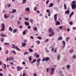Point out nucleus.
Masks as SVG:
<instances>
[{
  "instance_id": "nucleus-56",
  "label": "nucleus",
  "mask_w": 76,
  "mask_h": 76,
  "mask_svg": "<svg viewBox=\"0 0 76 76\" xmlns=\"http://www.w3.org/2000/svg\"><path fill=\"white\" fill-rule=\"evenodd\" d=\"M62 43H63V45H65V41H63Z\"/></svg>"
},
{
  "instance_id": "nucleus-26",
  "label": "nucleus",
  "mask_w": 76,
  "mask_h": 76,
  "mask_svg": "<svg viewBox=\"0 0 76 76\" xmlns=\"http://www.w3.org/2000/svg\"><path fill=\"white\" fill-rule=\"evenodd\" d=\"M40 61H41V59L39 58L37 60V62L38 63H40L39 62H40Z\"/></svg>"
},
{
  "instance_id": "nucleus-19",
  "label": "nucleus",
  "mask_w": 76,
  "mask_h": 76,
  "mask_svg": "<svg viewBox=\"0 0 76 76\" xmlns=\"http://www.w3.org/2000/svg\"><path fill=\"white\" fill-rule=\"evenodd\" d=\"M58 40H60L63 39V38L61 36H60L58 38Z\"/></svg>"
},
{
  "instance_id": "nucleus-44",
  "label": "nucleus",
  "mask_w": 76,
  "mask_h": 76,
  "mask_svg": "<svg viewBox=\"0 0 76 76\" xmlns=\"http://www.w3.org/2000/svg\"><path fill=\"white\" fill-rule=\"evenodd\" d=\"M50 10H48V9L47 10L46 12H47V13H50Z\"/></svg>"
},
{
  "instance_id": "nucleus-20",
  "label": "nucleus",
  "mask_w": 76,
  "mask_h": 76,
  "mask_svg": "<svg viewBox=\"0 0 76 76\" xmlns=\"http://www.w3.org/2000/svg\"><path fill=\"white\" fill-rule=\"evenodd\" d=\"M17 31H18V29H15L13 31V33H16Z\"/></svg>"
},
{
  "instance_id": "nucleus-18",
  "label": "nucleus",
  "mask_w": 76,
  "mask_h": 76,
  "mask_svg": "<svg viewBox=\"0 0 76 76\" xmlns=\"http://www.w3.org/2000/svg\"><path fill=\"white\" fill-rule=\"evenodd\" d=\"M57 58L58 60H60V55H58Z\"/></svg>"
},
{
  "instance_id": "nucleus-11",
  "label": "nucleus",
  "mask_w": 76,
  "mask_h": 76,
  "mask_svg": "<svg viewBox=\"0 0 76 76\" xmlns=\"http://www.w3.org/2000/svg\"><path fill=\"white\" fill-rule=\"evenodd\" d=\"M24 23L26 26H28V25H29V23L28 22H24Z\"/></svg>"
},
{
  "instance_id": "nucleus-1",
  "label": "nucleus",
  "mask_w": 76,
  "mask_h": 76,
  "mask_svg": "<svg viewBox=\"0 0 76 76\" xmlns=\"http://www.w3.org/2000/svg\"><path fill=\"white\" fill-rule=\"evenodd\" d=\"M12 48H14V49H16V50H18V51H20V49H19V48H18V46H15V45L14 44H12Z\"/></svg>"
},
{
  "instance_id": "nucleus-55",
  "label": "nucleus",
  "mask_w": 76,
  "mask_h": 76,
  "mask_svg": "<svg viewBox=\"0 0 76 76\" xmlns=\"http://www.w3.org/2000/svg\"><path fill=\"white\" fill-rule=\"evenodd\" d=\"M24 55H26V54H28V52H25L24 53Z\"/></svg>"
},
{
  "instance_id": "nucleus-48",
  "label": "nucleus",
  "mask_w": 76,
  "mask_h": 76,
  "mask_svg": "<svg viewBox=\"0 0 76 76\" xmlns=\"http://www.w3.org/2000/svg\"><path fill=\"white\" fill-rule=\"evenodd\" d=\"M37 42L38 44H40V41L39 40L37 41Z\"/></svg>"
},
{
  "instance_id": "nucleus-3",
  "label": "nucleus",
  "mask_w": 76,
  "mask_h": 76,
  "mask_svg": "<svg viewBox=\"0 0 76 76\" xmlns=\"http://www.w3.org/2000/svg\"><path fill=\"white\" fill-rule=\"evenodd\" d=\"M72 9L73 10H75L76 9V4H72L71 5Z\"/></svg>"
},
{
  "instance_id": "nucleus-63",
  "label": "nucleus",
  "mask_w": 76,
  "mask_h": 76,
  "mask_svg": "<svg viewBox=\"0 0 76 76\" xmlns=\"http://www.w3.org/2000/svg\"><path fill=\"white\" fill-rule=\"evenodd\" d=\"M28 29H30L31 28V26H28Z\"/></svg>"
},
{
  "instance_id": "nucleus-53",
  "label": "nucleus",
  "mask_w": 76,
  "mask_h": 76,
  "mask_svg": "<svg viewBox=\"0 0 76 76\" xmlns=\"http://www.w3.org/2000/svg\"><path fill=\"white\" fill-rule=\"evenodd\" d=\"M18 25H20V21H18Z\"/></svg>"
},
{
  "instance_id": "nucleus-5",
  "label": "nucleus",
  "mask_w": 76,
  "mask_h": 76,
  "mask_svg": "<svg viewBox=\"0 0 76 76\" xmlns=\"http://www.w3.org/2000/svg\"><path fill=\"white\" fill-rule=\"evenodd\" d=\"M17 69H18V71H20L22 69H23L22 67H20L19 66L17 67Z\"/></svg>"
},
{
  "instance_id": "nucleus-58",
  "label": "nucleus",
  "mask_w": 76,
  "mask_h": 76,
  "mask_svg": "<svg viewBox=\"0 0 76 76\" xmlns=\"http://www.w3.org/2000/svg\"><path fill=\"white\" fill-rule=\"evenodd\" d=\"M45 52H46V53H48L50 52V51L48 49L47 50H45Z\"/></svg>"
},
{
  "instance_id": "nucleus-45",
  "label": "nucleus",
  "mask_w": 76,
  "mask_h": 76,
  "mask_svg": "<svg viewBox=\"0 0 76 76\" xmlns=\"http://www.w3.org/2000/svg\"><path fill=\"white\" fill-rule=\"evenodd\" d=\"M74 59H76V55H74L73 57H72Z\"/></svg>"
},
{
  "instance_id": "nucleus-9",
  "label": "nucleus",
  "mask_w": 76,
  "mask_h": 76,
  "mask_svg": "<svg viewBox=\"0 0 76 76\" xmlns=\"http://www.w3.org/2000/svg\"><path fill=\"white\" fill-rule=\"evenodd\" d=\"M54 17L55 18L54 20H57V14L55 15H54Z\"/></svg>"
},
{
  "instance_id": "nucleus-33",
  "label": "nucleus",
  "mask_w": 76,
  "mask_h": 76,
  "mask_svg": "<svg viewBox=\"0 0 76 76\" xmlns=\"http://www.w3.org/2000/svg\"><path fill=\"white\" fill-rule=\"evenodd\" d=\"M16 12V10L15 9H13L12 10V13H15V12Z\"/></svg>"
},
{
  "instance_id": "nucleus-51",
  "label": "nucleus",
  "mask_w": 76,
  "mask_h": 76,
  "mask_svg": "<svg viewBox=\"0 0 76 76\" xmlns=\"http://www.w3.org/2000/svg\"><path fill=\"white\" fill-rule=\"evenodd\" d=\"M24 41L25 43H26V42H27V39H25L24 40Z\"/></svg>"
},
{
  "instance_id": "nucleus-47",
  "label": "nucleus",
  "mask_w": 76,
  "mask_h": 76,
  "mask_svg": "<svg viewBox=\"0 0 76 76\" xmlns=\"http://www.w3.org/2000/svg\"><path fill=\"white\" fill-rule=\"evenodd\" d=\"M59 29H62V28H63V27L61 26L59 27Z\"/></svg>"
},
{
  "instance_id": "nucleus-54",
  "label": "nucleus",
  "mask_w": 76,
  "mask_h": 76,
  "mask_svg": "<svg viewBox=\"0 0 76 76\" xmlns=\"http://www.w3.org/2000/svg\"><path fill=\"white\" fill-rule=\"evenodd\" d=\"M39 57V55H36V58H38Z\"/></svg>"
},
{
  "instance_id": "nucleus-30",
  "label": "nucleus",
  "mask_w": 76,
  "mask_h": 76,
  "mask_svg": "<svg viewBox=\"0 0 76 76\" xmlns=\"http://www.w3.org/2000/svg\"><path fill=\"white\" fill-rule=\"evenodd\" d=\"M26 45V43H24L22 44V47H25Z\"/></svg>"
},
{
  "instance_id": "nucleus-15",
  "label": "nucleus",
  "mask_w": 76,
  "mask_h": 76,
  "mask_svg": "<svg viewBox=\"0 0 76 76\" xmlns=\"http://www.w3.org/2000/svg\"><path fill=\"white\" fill-rule=\"evenodd\" d=\"M49 32H50V33H52L53 32V29H52L51 28H50L49 30Z\"/></svg>"
},
{
  "instance_id": "nucleus-36",
  "label": "nucleus",
  "mask_w": 76,
  "mask_h": 76,
  "mask_svg": "<svg viewBox=\"0 0 76 76\" xmlns=\"http://www.w3.org/2000/svg\"><path fill=\"white\" fill-rule=\"evenodd\" d=\"M69 24L70 25H73V22L70 21L69 22Z\"/></svg>"
},
{
  "instance_id": "nucleus-60",
  "label": "nucleus",
  "mask_w": 76,
  "mask_h": 76,
  "mask_svg": "<svg viewBox=\"0 0 76 76\" xmlns=\"http://www.w3.org/2000/svg\"><path fill=\"white\" fill-rule=\"evenodd\" d=\"M34 76H37V75L36 73H34Z\"/></svg>"
},
{
  "instance_id": "nucleus-24",
  "label": "nucleus",
  "mask_w": 76,
  "mask_h": 76,
  "mask_svg": "<svg viewBox=\"0 0 76 76\" xmlns=\"http://www.w3.org/2000/svg\"><path fill=\"white\" fill-rule=\"evenodd\" d=\"M53 5H54V4H53V3H52L49 6V7H53Z\"/></svg>"
},
{
  "instance_id": "nucleus-52",
  "label": "nucleus",
  "mask_w": 76,
  "mask_h": 76,
  "mask_svg": "<svg viewBox=\"0 0 76 76\" xmlns=\"http://www.w3.org/2000/svg\"><path fill=\"white\" fill-rule=\"evenodd\" d=\"M70 31V29L69 28H67V32H69V31Z\"/></svg>"
},
{
  "instance_id": "nucleus-31",
  "label": "nucleus",
  "mask_w": 76,
  "mask_h": 76,
  "mask_svg": "<svg viewBox=\"0 0 76 76\" xmlns=\"http://www.w3.org/2000/svg\"><path fill=\"white\" fill-rule=\"evenodd\" d=\"M12 53H13V54H14V55H15L16 54V52H15V50H12Z\"/></svg>"
},
{
  "instance_id": "nucleus-43",
  "label": "nucleus",
  "mask_w": 76,
  "mask_h": 76,
  "mask_svg": "<svg viewBox=\"0 0 76 76\" xmlns=\"http://www.w3.org/2000/svg\"><path fill=\"white\" fill-rule=\"evenodd\" d=\"M50 69H48V68H46V71H47V72H49V71H50Z\"/></svg>"
},
{
  "instance_id": "nucleus-34",
  "label": "nucleus",
  "mask_w": 76,
  "mask_h": 76,
  "mask_svg": "<svg viewBox=\"0 0 76 76\" xmlns=\"http://www.w3.org/2000/svg\"><path fill=\"white\" fill-rule=\"evenodd\" d=\"M49 40V39H46L45 41V42H47Z\"/></svg>"
},
{
  "instance_id": "nucleus-25",
  "label": "nucleus",
  "mask_w": 76,
  "mask_h": 76,
  "mask_svg": "<svg viewBox=\"0 0 76 76\" xmlns=\"http://www.w3.org/2000/svg\"><path fill=\"white\" fill-rule=\"evenodd\" d=\"M26 3V0H23L22 4H24V3Z\"/></svg>"
},
{
  "instance_id": "nucleus-7",
  "label": "nucleus",
  "mask_w": 76,
  "mask_h": 76,
  "mask_svg": "<svg viewBox=\"0 0 76 76\" xmlns=\"http://www.w3.org/2000/svg\"><path fill=\"white\" fill-rule=\"evenodd\" d=\"M55 22H56V23H55L56 25H60V22L58 21H57V20H55Z\"/></svg>"
},
{
  "instance_id": "nucleus-64",
  "label": "nucleus",
  "mask_w": 76,
  "mask_h": 76,
  "mask_svg": "<svg viewBox=\"0 0 76 76\" xmlns=\"http://www.w3.org/2000/svg\"><path fill=\"white\" fill-rule=\"evenodd\" d=\"M22 64H25V62L24 61H23V62H22Z\"/></svg>"
},
{
  "instance_id": "nucleus-14",
  "label": "nucleus",
  "mask_w": 76,
  "mask_h": 76,
  "mask_svg": "<svg viewBox=\"0 0 76 76\" xmlns=\"http://www.w3.org/2000/svg\"><path fill=\"white\" fill-rule=\"evenodd\" d=\"M70 11L68 10H67L65 12V13L66 14H69V13H70Z\"/></svg>"
},
{
  "instance_id": "nucleus-42",
  "label": "nucleus",
  "mask_w": 76,
  "mask_h": 76,
  "mask_svg": "<svg viewBox=\"0 0 76 76\" xmlns=\"http://www.w3.org/2000/svg\"><path fill=\"white\" fill-rule=\"evenodd\" d=\"M29 18H24V19L25 20H28V19Z\"/></svg>"
},
{
  "instance_id": "nucleus-37",
  "label": "nucleus",
  "mask_w": 76,
  "mask_h": 76,
  "mask_svg": "<svg viewBox=\"0 0 76 76\" xmlns=\"http://www.w3.org/2000/svg\"><path fill=\"white\" fill-rule=\"evenodd\" d=\"M23 35H25L26 34V31L24 30L23 32Z\"/></svg>"
},
{
  "instance_id": "nucleus-59",
  "label": "nucleus",
  "mask_w": 76,
  "mask_h": 76,
  "mask_svg": "<svg viewBox=\"0 0 76 76\" xmlns=\"http://www.w3.org/2000/svg\"><path fill=\"white\" fill-rule=\"evenodd\" d=\"M34 10H37V7H35L34 9Z\"/></svg>"
},
{
  "instance_id": "nucleus-57",
  "label": "nucleus",
  "mask_w": 76,
  "mask_h": 76,
  "mask_svg": "<svg viewBox=\"0 0 76 76\" xmlns=\"http://www.w3.org/2000/svg\"><path fill=\"white\" fill-rule=\"evenodd\" d=\"M50 1H49V0H48L46 2V4H48V3Z\"/></svg>"
},
{
  "instance_id": "nucleus-13",
  "label": "nucleus",
  "mask_w": 76,
  "mask_h": 76,
  "mask_svg": "<svg viewBox=\"0 0 76 76\" xmlns=\"http://www.w3.org/2000/svg\"><path fill=\"white\" fill-rule=\"evenodd\" d=\"M1 37H6V35L3 33H2L1 34Z\"/></svg>"
},
{
  "instance_id": "nucleus-41",
  "label": "nucleus",
  "mask_w": 76,
  "mask_h": 76,
  "mask_svg": "<svg viewBox=\"0 0 76 76\" xmlns=\"http://www.w3.org/2000/svg\"><path fill=\"white\" fill-rule=\"evenodd\" d=\"M33 21H34V20L32 19H31L30 20L29 22H30L31 23V22H33Z\"/></svg>"
},
{
  "instance_id": "nucleus-4",
  "label": "nucleus",
  "mask_w": 76,
  "mask_h": 76,
  "mask_svg": "<svg viewBox=\"0 0 76 76\" xmlns=\"http://www.w3.org/2000/svg\"><path fill=\"white\" fill-rule=\"evenodd\" d=\"M51 72L50 73V75H53L54 72V68L52 67L51 69Z\"/></svg>"
},
{
  "instance_id": "nucleus-29",
  "label": "nucleus",
  "mask_w": 76,
  "mask_h": 76,
  "mask_svg": "<svg viewBox=\"0 0 76 76\" xmlns=\"http://www.w3.org/2000/svg\"><path fill=\"white\" fill-rule=\"evenodd\" d=\"M29 50L30 52H31V53H32V52H33V50L31 48H29Z\"/></svg>"
},
{
  "instance_id": "nucleus-6",
  "label": "nucleus",
  "mask_w": 76,
  "mask_h": 76,
  "mask_svg": "<svg viewBox=\"0 0 76 76\" xmlns=\"http://www.w3.org/2000/svg\"><path fill=\"white\" fill-rule=\"evenodd\" d=\"M71 66L70 65H67L66 66V69L67 70H69Z\"/></svg>"
},
{
  "instance_id": "nucleus-16",
  "label": "nucleus",
  "mask_w": 76,
  "mask_h": 76,
  "mask_svg": "<svg viewBox=\"0 0 76 76\" xmlns=\"http://www.w3.org/2000/svg\"><path fill=\"white\" fill-rule=\"evenodd\" d=\"M10 17V16H6V14H5L4 15V18H5V19H7V18H9Z\"/></svg>"
},
{
  "instance_id": "nucleus-2",
  "label": "nucleus",
  "mask_w": 76,
  "mask_h": 76,
  "mask_svg": "<svg viewBox=\"0 0 76 76\" xmlns=\"http://www.w3.org/2000/svg\"><path fill=\"white\" fill-rule=\"evenodd\" d=\"M2 25V29L1 30V31H3L4 29H5V26L4 24V23H2L1 24Z\"/></svg>"
},
{
  "instance_id": "nucleus-35",
  "label": "nucleus",
  "mask_w": 76,
  "mask_h": 76,
  "mask_svg": "<svg viewBox=\"0 0 76 76\" xmlns=\"http://www.w3.org/2000/svg\"><path fill=\"white\" fill-rule=\"evenodd\" d=\"M0 40L1 42H3L4 41V38L2 37L0 39Z\"/></svg>"
},
{
  "instance_id": "nucleus-28",
  "label": "nucleus",
  "mask_w": 76,
  "mask_h": 76,
  "mask_svg": "<svg viewBox=\"0 0 76 76\" xmlns=\"http://www.w3.org/2000/svg\"><path fill=\"white\" fill-rule=\"evenodd\" d=\"M28 59L29 61L31 62V60H32V58H31V57L29 56V57H28Z\"/></svg>"
},
{
  "instance_id": "nucleus-10",
  "label": "nucleus",
  "mask_w": 76,
  "mask_h": 76,
  "mask_svg": "<svg viewBox=\"0 0 76 76\" xmlns=\"http://www.w3.org/2000/svg\"><path fill=\"white\" fill-rule=\"evenodd\" d=\"M13 58L12 57H10L9 58V60L11 61H13Z\"/></svg>"
},
{
  "instance_id": "nucleus-39",
  "label": "nucleus",
  "mask_w": 76,
  "mask_h": 76,
  "mask_svg": "<svg viewBox=\"0 0 76 76\" xmlns=\"http://www.w3.org/2000/svg\"><path fill=\"white\" fill-rule=\"evenodd\" d=\"M70 39V37H68L66 38V41L67 42L68 41V39Z\"/></svg>"
},
{
  "instance_id": "nucleus-38",
  "label": "nucleus",
  "mask_w": 76,
  "mask_h": 76,
  "mask_svg": "<svg viewBox=\"0 0 76 76\" xmlns=\"http://www.w3.org/2000/svg\"><path fill=\"white\" fill-rule=\"evenodd\" d=\"M64 7L65 9L66 10L67 9V7L66 6V4H64Z\"/></svg>"
},
{
  "instance_id": "nucleus-50",
  "label": "nucleus",
  "mask_w": 76,
  "mask_h": 76,
  "mask_svg": "<svg viewBox=\"0 0 76 76\" xmlns=\"http://www.w3.org/2000/svg\"><path fill=\"white\" fill-rule=\"evenodd\" d=\"M7 7H10L11 6V4H8L7 5Z\"/></svg>"
},
{
  "instance_id": "nucleus-17",
  "label": "nucleus",
  "mask_w": 76,
  "mask_h": 76,
  "mask_svg": "<svg viewBox=\"0 0 76 76\" xmlns=\"http://www.w3.org/2000/svg\"><path fill=\"white\" fill-rule=\"evenodd\" d=\"M54 32H52L51 34H50L49 35V37H52L53 35H54L55 34Z\"/></svg>"
},
{
  "instance_id": "nucleus-61",
  "label": "nucleus",
  "mask_w": 76,
  "mask_h": 76,
  "mask_svg": "<svg viewBox=\"0 0 76 76\" xmlns=\"http://www.w3.org/2000/svg\"><path fill=\"white\" fill-rule=\"evenodd\" d=\"M3 75L2 73H0V76H3Z\"/></svg>"
},
{
  "instance_id": "nucleus-22",
  "label": "nucleus",
  "mask_w": 76,
  "mask_h": 76,
  "mask_svg": "<svg viewBox=\"0 0 76 76\" xmlns=\"http://www.w3.org/2000/svg\"><path fill=\"white\" fill-rule=\"evenodd\" d=\"M37 38L38 39H40V40H42V38L41 37L39 36L37 37Z\"/></svg>"
},
{
  "instance_id": "nucleus-21",
  "label": "nucleus",
  "mask_w": 76,
  "mask_h": 76,
  "mask_svg": "<svg viewBox=\"0 0 76 76\" xmlns=\"http://www.w3.org/2000/svg\"><path fill=\"white\" fill-rule=\"evenodd\" d=\"M50 60V58L49 57H46L45 58V60L46 61H48Z\"/></svg>"
},
{
  "instance_id": "nucleus-49",
  "label": "nucleus",
  "mask_w": 76,
  "mask_h": 76,
  "mask_svg": "<svg viewBox=\"0 0 76 76\" xmlns=\"http://www.w3.org/2000/svg\"><path fill=\"white\" fill-rule=\"evenodd\" d=\"M76 3V2H75V1H72V4H75Z\"/></svg>"
},
{
  "instance_id": "nucleus-32",
  "label": "nucleus",
  "mask_w": 76,
  "mask_h": 76,
  "mask_svg": "<svg viewBox=\"0 0 76 76\" xmlns=\"http://www.w3.org/2000/svg\"><path fill=\"white\" fill-rule=\"evenodd\" d=\"M73 51H74V50L73 49H71L70 50V53H73Z\"/></svg>"
},
{
  "instance_id": "nucleus-62",
  "label": "nucleus",
  "mask_w": 76,
  "mask_h": 76,
  "mask_svg": "<svg viewBox=\"0 0 76 76\" xmlns=\"http://www.w3.org/2000/svg\"><path fill=\"white\" fill-rule=\"evenodd\" d=\"M53 67H56V65H54L52 66Z\"/></svg>"
},
{
  "instance_id": "nucleus-12",
  "label": "nucleus",
  "mask_w": 76,
  "mask_h": 76,
  "mask_svg": "<svg viewBox=\"0 0 76 76\" xmlns=\"http://www.w3.org/2000/svg\"><path fill=\"white\" fill-rule=\"evenodd\" d=\"M25 72H26V70H23V76H26V73H25Z\"/></svg>"
},
{
  "instance_id": "nucleus-40",
  "label": "nucleus",
  "mask_w": 76,
  "mask_h": 76,
  "mask_svg": "<svg viewBox=\"0 0 76 76\" xmlns=\"http://www.w3.org/2000/svg\"><path fill=\"white\" fill-rule=\"evenodd\" d=\"M33 30L34 31H37V28L36 27H34V28H33Z\"/></svg>"
},
{
  "instance_id": "nucleus-8",
  "label": "nucleus",
  "mask_w": 76,
  "mask_h": 76,
  "mask_svg": "<svg viewBox=\"0 0 76 76\" xmlns=\"http://www.w3.org/2000/svg\"><path fill=\"white\" fill-rule=\"evenodd\" d=\"M25 11H28V12H30V8L29 7L26 8L25 9Z\"/></svg>"
},
{
  "instance_id": "nucleus-23",
  "label": "nucleus",
  "mask_w": 76,
  "mask_h": 76,
  "mask_svg": "<svg viewBox=\"0 0 76 76\" xmlns=\"http://www.w3.org/2000/svg\"><path fill=\"white\" fill-rule=\"evenodd\" d=\"M36 60H37L36 59H34L33 60V61L32 62L31 61L30 63H31V64H32L34 63H35V62L36 61Z\"/></svg>"
},
{
  "instance_id": "nucleus-46",
  "label": "nucleus",
  "mask_w": 76,
  "mask_h": 76,
  "mask_svg": "<svg viewBox=\"0 0 76 76\" xmlns=\"http://www.w3.org/2000/svg\"><path fill=\"white\" fill-rule=\"evenodd\" d=\"M4 44L5 45H10L9 43L5 42L4 43Z\"/></svg>"
},
{
  "instance_id": "nucleus-27",
  "label": "nucleus",
  "mask_w": 76,
  "mask_h": 76,
  "mask_svg": "<svg viewBox=\"0 0 76 76\" xmlns=\"http://www.w3.org/2000/svg\"><path fill=\"white\" fill-rule=\"evenodd\" d=\"M9 30L11 32H12V28H11V27H9Z\"/></svg>"
}]
</instances>
